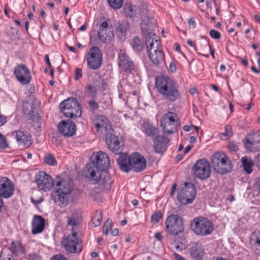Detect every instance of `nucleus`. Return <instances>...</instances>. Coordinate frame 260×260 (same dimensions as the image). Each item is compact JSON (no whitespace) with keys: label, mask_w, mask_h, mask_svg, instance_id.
<instances>
[{"label":"nucleus","mask_w":260,"mask_h":260,"mask_svg":"<svg viewBox=\"0 0 260 260\" xmlns=\"http://www.w3.org/2000/svg\"><path fill=\"white\" fill-rule=\"evenodd\" d=\"M167 232L173 236H177L184 231V223L183 218L177 214L168 216L165 221Z\"/></svg>","instance_id":"8"},{"label":"nucleus","mask_w":260,"mask_h":260,"mask_svg":"<svg viewBox=\"0 0 260 260\" xmlns=\"http://www.w3.org/2000/svg\"><path fill=\"white\" fill-rule=\"evenodd\" d=\"M100 175L101 177L98 183L101 188L106 189H109L111 187V184L112 182L110 174L107 171L101 172Z\"/></svg>","instance_id":"32"},{"label":"nucleus","mask_w":260,"mask_h":260,"mask_svg":"<svg viewBox=\"0 0 260 260\" xmlns=\"http://www.w3.org/2000/svg\"><path fill=\"white\" fill-rule=\"evenodd\" d=\"M16 139L21 144L29 147L31 144V136L21 131L16 132Z\"/></svg>","instance_id":"33"},{"label":"nucleus","mask_w":260,"mask_h":260,"mask_svg":"<svg viewBox=\"0 0 260 260\" xmlns=\"http://www.w3.org/2000/svg\"><path fill=\"white\" fill-rule=\"evenodd\" d=\"M82 76V69L80 68H77L75 70V75L74 79L76 81L79 80Z\"/></svg>","instance_id":"55"},{"label":"nucleus","mask_w":260,"mask_h":260,"mask_svg":"<svg viewBox=\"0 0 260 260\" xmlns=\"http://www.w3.org/2000/svg\"><path fill=\"white\" fill-rule=\"evenodd\" d=\"M60 108L65 116L71 118L81 117V107L76 99L69 98L60 104Z\"/></svg>","instance_id":"6"},{"label":"nucleus","mask_w":260,"mask_h":260,"mask_svg":"<svg viewBox=\"0 0 260 260\" xmlns=\"http://www.w3.org/2000/svg\"><path fill=\"white\" fill-rule=\"evenodd\" d=\"M131 170L133 169L136 172H140L146 167V159L141 154L135 152L130 155Z\"/></svg>","instance_id":"21"},{"label":"nucleus","mask_w":260,"mask_h":260,"mask_svg":"<svg viewBox=\"0 0 260 260\" xmlns=\"http://www.w3.org/2000/svg\"><path fill=\"white\" fill-rule=\"evenodd\" d=\"M169 70L172 73H174L176 71V66L173 62L170 63L169 66Z\"/></svg>","instance_id":"59"},{"label":"nucleus","mask_w":260,"mask_h":260,"mask_svg":"<svg viewBox=\"0 0 260 260\" xmlns=\"http://www.w3.org/2000/svg\"><path fill=\"white\" fill-rule=\"evenodd\" d=\"M202 45L204 46L206 48V49H208V48H209L212 57L213 58H215L214 50L211 47L209 43L208 42H203Z\"/></svg>","instance_id":"54"},{"label":"nucleus","mask_w":260,"mask_h":260,"mask_svg":"<svg viewBox=\"0 0 260 260\" xmlns=\"http://www.w3.org/2000/svg\"><path fill=\"white\" fill-rule=\"evenodd\" d=\"M90 162H93L95 167L101 172L107 171L110 166L109 156L105 152L99 151L95 156L94 159Z\"/></svg>","instance_id":"19"},{"label":"nucleus","mask_w":260,"mask_h":260,"mask_svg":"<svg viewBox=\"0 0 260 260\" xmlns=\"http://www.w3.org/2000/svg\"><path fill=\"white\" fill-rule=\"evenodd\" d=\"M111 227H112V221H111V220L108 219L107 220V221L105 222V223H104L103 228V233L105 235H107L109 233V231L111 229Z\"/></svg>","instance_id":"46"},{"label":"nucleus","mask_w":260,"mask_h":260,"mask_svg":"<svg viewBox=\"0 0 260 260\" xmlns=\"http://www.w3.org/2000/svg\"><path fill=\"white\" fill-rule=\"evenodd\" d=\"M241 161L242 162L244 171L249 174L252 173L254 163L251 158L246 156L242 157Z\"/></svg>","instance_id":"34"},{"label":"nucleus","mask_w":260,"mask_h":260,"mask_svg":"<svg viewBox=\"0 0 260 260\" xmlns=\"http://www.w3.org/2000/svg\"><path fill=\"white\" fill-rule=\"evenodd\" d=\"M14 74L17 80L22 85L29 84L31 82L30 72L24 64H19L16 66L14 70Z\"/></svg>","instance_id":"15"},{"label":"nucleus","mask_w":260,"mask_h":260,"mask_svg":"<svg viewBox=\"0 0 260 260\" xmlns=\"http://www.w3.org/2000/svg\"><path fill=\"white\" fill-rule=\"evenodd\" d=\"M57 127L59 133L66 137L74 136L76 132V125L70 119L62 120L58 123Z\"/></svg>","instance_id":"18"},{"label":"nucleus","mask_w":260,"mask_h":260,"mask_svg":"<svg viewBox=\"0 0 260 260\" xmlns=\"http://www.w3.org/2000/svg\"><path fill=\"white\" fill-rule=\"evenodd\" d=\"M190 228L196 235L200 236L209 235L214 230L212 222L208 218L202 216L194 218L190 223Z\"/></svg>","instance_id":"4"},{"label":"nucleus","mask_w":260,"mask_h":260,"mask_svg":"<svg viewBox=\"0 0 260 260\" xmlns=\"http://www.w3.org/2000/svg\"><path fill=\"white\" fill-rule=\"evenodd\" d=\"M45 228V219L41 215H35L31 223V233L36 235L42 233Z\"/></svg>","instance_id":"26"},{"label":"nucleus","mask_w":260,"mask_h":260,"mask_svg":"<svg viewBox=\"0 0 260 260\" xmlns=\"http://www.w3.org/2000/svg\"><path fill=\"white\" fill-rule=\"evenodd\" d=\"M45 60L46 61V63H47L48 66L49 68L51 67V64L50 62L49 55L48 54H46L44 56Z\"/></svg>","instance_id":"64"},{"label":"nucleus","mask_w":260,"mask_h":260,"mask_svg":"<svg viewBox=\"0 0 260 260\" xmlns=\"http://www.w3.org/2000/svg\"><path fill=\"white\" fill-rule=\"evenodd\" d=\"M173 255L175 259L177 260H186L184 257L181 256L180 255L177 253H174Z\"/></svg>","instance_id":"62"},{"label":"nucleus","mask_w":260,"mask_h":260,"mask_svg":"<svg viewBox=\"0 0 260 260\" xmlns=\"http://www.w3.org/2000/svg\"><path fill=\"white\" fill-rule=\"evenodd\" d=\"M90 111L94 113L99 108V103L94 100H91L88 102Z\"/></svg>","instance_id":"45"},{"label":"nucleus","mask_w":260,"mask_h":260,"mask_svg":"<svg viewBox=\"0 0 260 260\" xmlns=\"http://www.w3.org/2000/svg\"><path fill=\"white\" fill-rule=\"evenodd\" d=\"M101 171L95 167L93 162L86 164L83 172V175L91 184H95L98 183L101 176Z\"/></svg>","instance_id":"14"},{"label":"nucleus","mask_w":260,"mask_h":260,"mask_svg":"<svg viewBox=\"0 0 260 260\" xmlns=\"http://www.w3.org/2000/svg\"><path fill=\"white\" fill-rule=\"evenodd\" d=\"M187 44L190 46L191 47H192L194 48L195 50L196 51H197V49L196 47V45H195V44H194V42L193 41H192V40H188L187 41Z\"/></svg>","instance_id":"63"},{"label":"nucleus","mask_w":260,"mask_h":260,"mask_svg":"<svg viewBox=\"0 0 260 260\" xmlns=\"http://www.w3.org/2000/svg\"><path fill=\"white\" fill-rule=\"evenodd\" d=\"M62 242L65 249L70 253H78L81 251L82 248L77 237V232L74 231L73 228L72 235L67 236Z\"/></svg>","instance_id":"12"},{"label":"nucleus","mask_w":260,"mask_h":260,"mask_svg":"<svg viewBox=\"0 0 260 260\" xmlns=\"http://www.w3.org/2000/svg\"><path fill=\"white\" fill-rule=\"evenodd\" d=\"M155 87L162 97L169 102H174L180 98L176 82L168 76H157Z\"/></svg>","instance_id":"1"},{"label":"nucleus","mask_w":260,"mask_h":260,"mask_svg":"<svg viewBox=\"0 0 260 260\" xmlns=\"http://www.w3.org/2000/svg\"><path fill=\"white\" fill-rule=\"evenodd\" d=\"M0 260H16L12 255H6L4 251L0 252Z\"/></svg>","instance_id":"50"},{"label":"nucleus","mask_w":260,"mask_h":260,"mask_svg":"<svg viewBox=\"0 0 260 260\" xmlns=\"http://www.w3.org/2000/svg\"><path fill=\"white\" fill-rule=\"evenodd\" d=\"M156 49L149 54L148 56L152 63L157 67L164 62L165 55L161 48Z\"/></svg>","instance_id":"29"},{"label":"nucleus","mask_w":260,"mask_h":260,"mask_svg":"<svg viewBox=\"0 0 260 260\" xmlns=\"http://www.w3.org/2000/svg\"><path fill=\"white\" fill-rule=\"evenodd\" d=\"M103 219L102 213L100 211H96L94 216L92 218L93 224H94V227L100 225Z\"/></svg>","instance_id":"40"},{"label":"nucleus","mask_w":260,"mask_h":260,"mask_svg":"<svg viewBox=\"0 0 260 260\" xmlns=\"http://www.w3.org/2000/svg\"><path fill=\"white\" fill-rule=\"evenodd\" d=\"M119 66L126 73H132L134 71L135 66L129 57L124 53H121L119 56Z\"/></svg>","instance_id":"25"},{"label":"nucleus","mask_w":260,"mask_h":260,"mask_svg":"<svg viewBox=\"0 0 260 260\" xmlns=\"http://www.w3.org/2000/svg\"><path fill=\"white\" fill-rule=\"evenodd\" d=\"M35 182L38 187L44 191L49 190L53 185V181L51 176L44 172H39L36 175Z\"/></svg>","instance_id":"16"},{"label":"nucleus","mask_w":260,"mask_h":260,"mask_svg":"<svg viewBox=\"0 0 260 260\" xmlns=\"http://www.w3.org/2000/svg\"><path fill=\"white\" fill-rule=\"evenodd\" d=\"M98 36L102 42H109L114 36L112 26H109L107 21L102 22L98 30Z\"/></svg>","instance_id":"20"},{"label":"nucleus","mask_w":260,"mask_h":260,"mask_svg":"<svg viewBox=\"0 0 260 260\" xmlns=\"http://www.w3.org/2000/svg\"><path fill=\"white\" fill-rule=\"evenodd\" d=\"M233 136L232 128L230 125L225 126V132L221 134V138L222 140H226Z\"/></svg>","instance_id":"41"},{"label":"nucleus","mask_w":260,"mask_h":260,"mask_svg":"<svg viewBox=\"0 0 260 260\" xmlns=\"http://www.w3.org/2000/svg\"><path fill=\"white\" fill-rule=\"evenodd\" d=\"M141 15L142 19L141 29L143 34H147L146 36V45L148 54L154 52L156 49H160L161 45L159 40L157 39L156 35L151 31L153 26V23L151 22V19L147 17V21H145V17Z\"/></svg>","instance_id":"2"},{"label":"nucleus","mask_w":260,"mask_h":260,"mask_svg":"<svg viewBox=\"0 0 260 260\" xmlns=\"http://www.w3.org/2000/svg\"><path fill=\"white\" fill-rule=\"evenodd\" d=\"M113 129L106 134V141L109 149L115 154H121L123 151L124 143L122 137L116 136Z\"/></svg>","instance_id":"10"},{"label":"nucleus","mask_w":260,"mask_h":260,"mask_svg":"<svg viewBox=\"0 0 260 260\" xmlns=\"http://www.w3.org/2000/svg\"><path fill=\"white\" fill-rule=\"evenodd\" d=\"M98 132L109 131L111 130V125L109 119L104 115H96L93 120Z\"/></svg>","instance_id":"24"},{"label":"nucleus","mask_w":260,"mask_h":260,"mask_svg":"<svg viewBox=\"0 0 260 260\" xmlns=\"http://www.w3.org/2000/svg\"><path fill=\"white\" fill-rule=\"evenodd\" d=\"M44 161L48 165L50 166H56L57 165V161L53 156L50 153L46 154L44 156Z\"/></svg>","instance_id":"43"},{"label":"nucleus","mask_w":260,"mask_h":260,"mask_svg":"<svg viewBox=\"0 0 260 260\" xmlns=\"http://www.w3.org/2000/svg\"><path fill=\"white\" fill-rule=\"evenodd\" d=\"M160 125L165 133L171 134L178 131L180 123L178 116L176 113L168 112L163 115Z\"/></svg>","instance_id":"7"},{"label":"nucleus","mask_w":260,"mask_h":260,"mask_svg":"<svg viewBox=\"0 0 260 260\" xmlns=\"http://www.w3.org/2000/svg\"><path fill=\"white\" fill-rule=\"evenodd\" d=\"M29 260H42V258L38 254L32 253L29 254Z\"/></svg>","instance_id":"56"},{"label":"nucleus","mask_w":260,"mask_h":260,"mask_svg":"<svg viewBox=\"0 0 260 260\" xmlns=\"http://www.w3.org/2000/svg\"><path fill=\"white\" fill-rule=\"evenodd\" d=\"M72 191V185L70 182L62 180L54 185V192L57 198L55 202L60 208L66 207L69 203L67 196Z\"/></svg>","instance_id":"3"},{"label":"nucleus","mask_w":260,"mask_h":260,"mask_svg":"<svg viewBox=\"0 0 260 260\" xmlns=\"http://www.w3.org/2000/svg\"><path fill=\"white\" fill-rule=\"evenodd\" d=\"M209 35L211 37L214 39L218 40L221 38L220 33L217 30L214 29H211L210 31Z\"/></svg>","instance_id":"52"},{"label":"nucleus","mask_w":260,"mask_h":260,"mask_svg":"<svg viewBox=\"0 0 260 260\" xmlns=\"http://www.w3.org/2000/svg\"><path fill=\"white\" fill-rule=\"evenodd\" d=\"M228 148L230 151L236 152L239 150L238 145L234 141L229 142Z\"/></svg>","instance_id":"51"},{"label":"nucleus","mask_w":260,"mask_h":260,"mask_svg":"<svg viewBox=\"0 0 260 260\" xmlns=\"http://www.w3.org/2000/svg\"><path fill=\"white\" fill-rule=\"evenodd\" d=\"M188 23L189 27H191L192 28H194L196 27V22L193 18H189L188 20Z\"/></svg>","instance_id":"58"},{"label":"nucleus","mask_w":260,"mask_h":260,"mask_svg":"<svg viewBox=\"0 0 260 260\" xmlns=\"http://www.w3.org/2000/svg\"><path fill=\"white\" fill-rule=\"evenodd\" d=\"M86 89L88 91L91 96L95 99L98 93V87L97 85L95 84L93 82L92 84H87L86 86Z\"/></svg>","instance_id":"39"},{"label":"nucleus","mask_w":260,"mask_h":260,"mask_svg":"<svg viewBox=\"0 0 260 260\" xmlns=\"http://www.w3.org/2000/svg\"><path fill=\"white\" fill-rule=\"evenodd\" d=\"M131 45L134 50L137 52L142 51L144 48L143 43L140 38L138 36H135L133 39Z\"/></svg>","instance_id":"35"},{"label":"nucleus","mask_w":260,"mask_h":260,"mask_svg":"<svg viewBox=\"0 0 260 260\" xmlns=\"http://www.w3.org/2000/svg\"><path fill=\"white\" fill-rule=\"evenodd\" d=\"M189 252L191 257L196 260H202L205 254L202 245L199 242L191 244Z\"/></svg>","instance_id":"27"},{"label":"nucleus","mask_w":260,"mask_h":260,"mask_svg":"<svg viewBox=\"0 0 260 260\" xmlns=\"http://www.w3.org/2000/svg\"><path fill=\"white\" fill-rule=\"evenodd\" d=\"M9 249L11 251L12 253L15 255H18L19 252H23V249L21 245L18 243H15L14 242L11 243L9 247Z\"/></svg>","instance_id":"37"},{"label":"nucleus","mask_w":260,"mask_h":260,"mask_svg":"<svg viewBox=\"0 0 260 260\" xmlns=\"http://www.w3.org/2000/svg\"><path fill=\"white\" fill-rule=\"evenodd\" d=\"M138 9L136 7L132 5H128L125 8V12L127 16L130 18H133L137 14Z\"/></svg>","instance_id":"42"},{"label":"nucleus","mask_w":260,"mask_h":260,"mask_svg":"<svg viewBox=\"0 0 260 260\" xmlns=\"http://www.w3.org/2000/svg\"><path fill=\"white\" fill-rule=\"evenodd\" d=\"M129 27V24L127 22H118L115 25L116 34L120 40L123 41L126 39Z\"/></svg>","instance_id":"30"},{"label":"nucleus","mask_w":260,"mask_h":260,"mask_svg":"<svg viewBox=\"0 0 260 260\" xmlns=\"http://www.w3.org/2000/svg\"><path fill=\"white\" fill-rule=\"evenodd\" d=\"M8 147L5 137L0 133V149H4Z\"/></svg>","instance_id":"49"},{"label":"nucleus","mask_w":260,"mask_h":260,"mask_svg":"<svg viewBox=\"0 0 260 260\" xmlns=\"http://www.w3.org/2000/svg\"><path fill=\"white\" fill-rule=\"evenodd\" d=\"M153 140L155 151L158 153H162L166 150L170 141L167 136L165 135L160 136L159 134L154 137Z\"/></svg>","instance_id":"23"},{"label":"nucleus","mask_w":260,"mask_h":260,"mask_svg":"<svg viewBox=\"0 0 260 260\" xmlns=\"http://www.w3.org/2000/svg\"><path fill=\"white\" fill-rule=\"evenodd\" d=\"M93 82L97 85L98 89L101 90H105L108 86L107 82L100 76L95 78Z\"/></svg>","instance_id":"38"},{"label":"nucleus","mask_w":260,"mask_h":260,"mask_svg":"<svg viewBox=\"0 0 260 260\" xmlns=\"http://www.w3.org/2000/svg\"><path fill=\"white\" fill-rule=\"evenodd\" d=\"M154 237L156 239H157L159 241H161L163 238V236L161 233L160 232L155 233Z\"/></svg>","instance_id":"61"},{"label":"nucleus","mask_w":260,"mask_h":260,"mask_svg":"<svg viewBox=\"0 0 260 260\" xmlns=\"http://www.w3.org/2000/svg\"><path fill=\"white\" fill-rule=\"evenodd\" d=\"M50 260H68L63 255L58 254L53 256Z\"/></svg>","instance_id":"57"},{"label":"nucleus","mask_w":260,"mask_h":260,"mask_svg":"<svg viewBox=\"0 0 260 260\" xmlns=\"http://www.w3.org/2000/svg\"><path fill=\"white\" fill-rule=\"evenodd\" d=\"M162 217V213L160 211H158L156 213L151 216V221L154 222H158Z\"/></svg>","instance_id":"48"},{"label":"nucleus","mask_w":260,"mask_h":260,"mask_svg":"<svg viewBox=\"0 0 260 260\" xmlns=\"http://www.w3.org/2000/svg\"><path fill=\"white\" fill-rule=\"evenodd\" d=\"M14 185L8 178L4 177L0 180V197L9 198L14 193Z\"/></svg>","instance_id":"22"},{"label":"nucleus","mask_w":260,"mask_h":260,"mask_svg":"<svg viewBox=\"0 0 260 260\" xmlns=\"http://www.w3.org/2000/svg\"><path fill=\"white\" fill-rule=\"evenodd\" d=\"M87 59L88 66L93 70L99 69L102 63V52L98 47H92L90 48Z\"/></svg>","instance_id":"13"},{"label":"nucleus","mask_w":260,"mask_h":260,"mask_svg":"<svg viewBox=\"0 0 260 260\" xmlns=\"http://www.w3.org/2000/svg\"><path fill=\"white\" fill-rule=\"evenodd\" d=\"M120 154L117 160V164L121 171L128 172L131 170L130 155H128L127 153Z\"/></svg>","instance_id":"28"},{"label":"nucleus","mask_w":260,"mask_h":260,"mask_svg":"<svg viewBox=\"0 0 260 260\" xmlns=\"http://www.w3.org/2000/svg\"><path fill=\"white\" fill-rule=\"evenodd\" d=\"M79 223L78 220L76 218H68L67 220L68 225L73 227L77 226ZM74 229V228H73Z\"/></svg>","instance_id":"53"},{"label":"nucleus","mask_w":260,"mask_h":260,"mask_svg":"<svg viewBox=\"0 0 260 260\" xmlns=\"http://www.w3.org/2000/svg\"><path fill=\"white\" fill-rule=\"evenodd\" d=\"M7 121V117L0 113V126L3 125Z\"/></svg>","instance_id":"60"},{"label":"nucleus","mask_w":260,"mask_h":260,"mask_svg":"<svg viewBox=\"0 0 260 260\" xmlns=\"http://www.w3.org/2000/svg\"><path fill=\"white\" fill-rule=\"evenodd\" d=\"M196 195L195 186L190 182H187L180 188L177 198L182 204L187 205L192 203Z\"/></svg>","instance_id":"9"},{"label":"nucleus","mask_w":260,"mask_h":260,"mask_svg":"<svg viewBox=\"0 0 260 260\" xmlns=\"http://www.w3.org/2000/svg\"><path fill=\"white\" fill-rule=\"evenodd\" d=\"M27 114L30 115L29 120H31L32 121L36 122L40 121L41 118L38 113H35L32 111H29Z\"/></svg>","instance_id":"47"},{"label":"nucleus","mask_w":260,"mask_h":260,"mask_svg":"<svg viewBox=\"0 0 260 260\" xmlns=\"http://www.w3.org/2000/svg\"><path fill=\"white\" fill-rule=\"evenodd\" d=\"M211 164L213 170L221 175L226 174L232 170L231 160L224 153H214L212 155Z\"/></svg>","instance_id":"5"},{"label":"nucleus","mask_w":260,"mask_h":260,"mask_svg":"<svg viewBox=\"0 0 260 260\" xmlns=\"http://www.w3.org/2000/svg\"><path fill=\"white\" fill-rule=\"evenodd\" d=\"M211 165L205 158L198 160L192 168L195 176L202 180L209 178L211 172Z\"/></svg>","instance_id":"11"},{"label":"nucleus","mask_w":260,"mask_h":260,"mask_svg":"<svg viewBox=\"0 0 260 260\" xmlns=\"http://www.w3.org/2000/svg\"><path fill=\"white\" fill-rule=\"evenodd\" d=\"M110 6L114 9H120L123 5V0H108Z\"/></svg>","instance_id":"44"},{"label":"nucleus","mask_w":260,"mask_h":260,"mask_svg":"<svg viewBox=\"0 0 260 260\" xmlns=\"http://www.w3.org/2000/svg\"><path fill=\"white\" fill-rule=\"evenodd\" d=\"M142 129L145 134L152 139L157 136L159 133L158 128L149 122H146L143 123Z\"/></svg>","instance_id":"31"},{"label":"nucleus","mask_w":260,"mask_h":260,"mask_svg":"<svg viewBox=\"0 0 260 260\" xmlns=\"http://www.w3.org/2000/svg\"><path fill=\"white\" fill-rule=\"evenodd\" d=\"M244 142L245 148L250 151H260V134L258 132L248 134Z\"/></svg>","instance_id":"17"},{"label":"nucleus","mask_w":260,"mask_h":260,"mask_svg":"<svg viewBox=\"0 0 260 260\" xmlns=\"http://www.w3.org/2000/svg\"><path fill=\"white\" fill-rule=\"evenodd\" d=\"M250 243L256 248H260V231L254 232L252 233L250 237Z\"/></svg>","instance_id":"36"}]
</instances>
